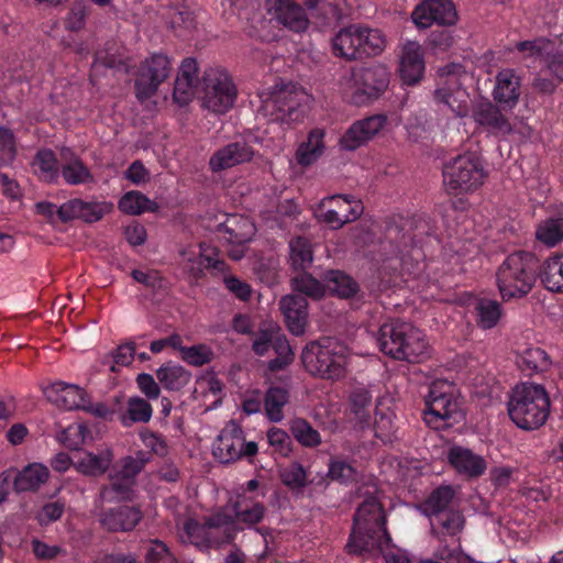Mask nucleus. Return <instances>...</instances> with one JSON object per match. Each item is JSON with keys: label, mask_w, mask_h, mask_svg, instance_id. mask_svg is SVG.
Masks as SVG:
<instances>
[{"label": "nucleus", "mask_w": 563, "mask_h": 563, "mask_svg": "<svg viewBox=\"0 0 563 563\" xmlns=\"http://www.w3.org/2000/svg\"><path fill=\"white\" fill-rule=\"evenodd\" d=\"M390 543L391 537L386 529L383 505L377 497L369 496L358 506L354 515L346 550L355 555L372 554L382 552Z\"/></svg>", "instance_id": "f257e3e1"}, {"label": "nucleus", "mask_w": 563, "mask_h": 563, "mask_svg": "<svg viewBox=\"0 0 563 563\" xmlns=\"http://www.w3.org/2000/svg\"><path fill=\"white\" fill-rule=\"evenodd\" d=\"M541 264L528 251H516L506 256L496 271V284L504 301L521 299L534 287Z\"/></svg>", "instance_id": "f03ea898"}, {"label": "nucleus", "mask_w": 563, "mask_h": 563, "mask_svg": "<svg viewBox=\"0 0 563 563\" xmlns=\"http://www.w3.org/2000/svg\"><path fill=\"white\" fill-rule=\"evenodd\" d=\"M423 400L422 420L434 430L452 428L465 418L459 390L448 379L432 380Z\"/></svg>", "instance_id": "7ed1b4c3"}, {"label": "nucleus", "mask_w": 563, "mask_h": 563, "mask_svg": "<svg viewBox=\"0 0 563 563\" xmlns=\"http://www.w3.org/2000/svg\"><path fill=\"white\" fill-rule=\"evenodd\" d=\"M349 349L334 338H321L306 344L301 353L305 369L322 379H340L345 375Z\"/></svg>", "instance_id": "20e7f679"}, {"label": "nucleus", "mask_w": 563, "mask_h": 563, "mask_svg": "<svg viewBox=\"0 0 563 563\" xmlns=\"http://www.w3.org/2000/svg\"><path fill=\"white\" fill-rule=\"evenodd\" d=\"M549 396L541 385L521 384L512 389L508 402L510 419L523 430H534L548 419Z\"/></svg>", "instance_id": "39448f33"}, {"label": "nucleus", "mask_w": 563, "mask_h": 563, "mask_svg": "<svg viewBox=\"0 0 563 563\" xmlns=\"http://www.w3.org/2000/svg\"><path fill=\"white\" fill-rule=\"evenodd\" d=\"M435 231V220L426 212H418L408 218L393 216L386 221L384 240L389 244L390 256H400L423 236L432 235Z\"/></svg>", "instance_id": "423d86ee"}, {"label": "nucleus", "mask_w": 563, "mask_h": 563, "mask_svg": "<svg viewBox=\"0 0 563 563\" xmlns=\"http://www.w3.org/2000/svg\"><path fill=\"white\" fill-rule=\"evenodd\" d=\"M487 174L479 155L466 152L443 167V184L449 195L472 194L482 187Z\"/></svg>", "instance_id": "0eeeda50"}, {"label": "nucleus", "mask_w": 563, "mask_h": 563, "mask_svg": "<svg viewBox=\"0 0 563 563\" xmlns=\"http://www.w3.org/2000/svg\"><path fill=\"white\" fill-rule=\"evenodd\" d=\"M303 99V90L294 82L277 84L262 95L263 109L271 119L287 125L303 120L306 115Z\"/></svg>", "instance_id": "6e6552de"}, {"label": "nucleus", "mask_w": 563, "mask_h": 563, "mask_svg": "<svg viewBox=\"0 0 563 563\" xmlns=\"http://www.w3.org/2000/svg\"><path fill=\"white\" fill-rule=\"evenodd\" d=\"M44 395L49 402L65 410H82L97 418L109 419L114 410L104 402L91 401L90 395L75 384L58 380L44 388Z\"/></svg>", "instance_id": "1a4fd4ad"}, {"label": "nucleus", "mask_w": 563, "mask_h": 563, "mask_svg": "<svg viewBox=\"0 0 563 563\" xmlns=\"http://www.w3.org/2000/svg\"><path fill=\"white\" fill-rule=\"evenodd\" d=\"M200 86L203 108L216 113H225L233 107L236 88L227 70L220 67L206 69Z\"/></svg>", "instance_id": "9d476101"}, {"label": "nucleus", "mask_w": 563, "mask_h": 563, "mask_svg": "<svg viewBox=\"0 0 563 563\" xmlns=\"http://www.w3.org/2000/svg\"><path fill=\"white\" fill-rule=\"evenodd\" d=\"M224 508L231 517L230 526L236 534L246 529L255 530L266 540L269 528L260 527L267 512V508L262 501L245 494H236L235 498L229 499Z\"/></svg>", "instance_id": "9b49d317"}, {"label": "nucleus", "mask_w": 563, "mask_h": 563, "mask_svg": "<svg viewBox=\"0 0 563 563\" xmlns=\"http://www.w3.org/2000/svg\"><path fill=\"white\" fill-rule=\"evenodd\" d=\"M364 211L361 200L351 195H333L323 198L316 210L317 218L332 229L355 221Z\"/></svg>", "instance_id": "f8f14e48"}, {"label": "nucleus", "mask_w": 563, "mask_h": 563, "mask_svg": "<svg viewBox=\"0 0 563 563\" xmlns=\"http://www.w3.org/2000/svg\"><path fill=\"white\" fill-rule=\"evenodd\" d=\"M172 73L170 59L164 54H153L139 67L134 81L135 96L143 102L152 98Z\"/></svg>", "instance_id": "ddd939ff"}, {"label": "nucleus", "mask_w": 563, "mask_h": 563, "mask_svg": "<svg viewBox=\"0 0 563 563\" xmlns=\"http://www.w3.org/2000/svg\"><path fill=\"white\" fill-rule=\"evenodd\" d=\"M355 91L352 101L357 104H366L376 100L389 85V73L383 65H373L362 68L354 75Z\"/></svg>", "instance_id": "4468645a"}, {"label": "nucleus", "mask_w": 563, "mask_h": 563, "mask_svg": "<svg viewBox=\"0 0 563 563\" xmlns=\"http://www.w3.org/2000/svg\"><path fill=\"white\" fill-rule=\"evenodd\" d=\"M411 19L418 29L433 24L451 26L457 21V12L451 0H423L412 11Z\"/></svg>", "instance_id": "2eb2a0df"}, {"label": "nucleus", "mask_w": 563, "mask_h": 563, "mask_svg": "<svg viewBox=\"0 0 563 563\" xmlns=\"http://www.w3.org/2000/svg\"><path fill=\"white\" fill-rule=\"evenodd\" d=\"M112 209L107 201H84L79 198L70 199L58 207L57 217L66 223L74 219H80L87 223L101 220Z\"/></svg>", "instance_id": "dca6fc26"}, {"label": "nucleus", "mask_w": 563, "mask_h": 563, "mask_svg": "<svg viewBox=\"0 0 563 563\" xmlns=\"http://www.w3.org/2000/svg\"><path fill=\"white\" fill-rule=\"evenodd\" d=\"M501 110V107L496 102H479L473 111V118L489 134L505 136L512 132V125L509 118Z\"/></svg>", "instance_id": "f3484780"}, {"label": "nucleus", "mask_w": 563, "mask_h": 563, "mask_svg": "<svg viewBox=\"0 0 563 563\" xmlns=\"http://www.w3.org/2000/svg\"><path fill=\"white\" fill-rule=\"evenodd\" d=\"M494 102L503 110L511 111L519 102L521 95V78L514 69H501L495 77L493 89Z\"/></svg>", "instance_id": "a211bd4d"}, {"label": "nucleus", "mask_w": 563, "mask_h": 563, "mask_svg": "<svg viewBox=\"0 0 563 563\" xmlns=\"http://www.w3.org/2000/svg\"><path fill=\"white\" fill-rule=\"evenodd\" d=\"M386 117L375 114L354 122L342 135L340 145L347 151H354L375 136L385 125Z\"/></svg>", "instance_id": "6ab92c4d"}, {"label": "nucleus", "mask_w": 563, "mask_h": 563, "mask_svg": "<svg viewBox=\"0 0 563 563\" xmlns=\"http://www.w3.org/2000/svg\"><path fill=\"white\" fill-rule=\"evenodd\" d=\"M446 457L452 468L467 479L481 477L487 468V463L482 455L461 445L451 446Z\"/></svg>", "instance_id": "aec40b11"}, {"label": "nucleus", "mask_w": 563, "mask_h": 563, "mask_svg": "<svg viewBox=\"0 0 563 563\" xmlns=\"http://www.w3.org/2000/svg\"><path fill=\"white\" fill-rule=\"evenodd\" d=\"M241 445H243V429L235 421H230L213 444V455L223 464L239 461Z\"/></svg>", "instance_id": "412c9836"}, {"label": "nucleus", "mask_w": 563, "mask_h": 563, "mask_svg": "<svg viewBox=\"0 0 563 563\" xmlns=\"http://www.w3.org/2000/svg\"><path fill=\"white\" fill-rule=\"evenodd\" d=\"M231 517H229L225 508H219L211 515L207 516V536L205 552L211 549H220L224 544L232 543L236 533L230 526Z\"/></svg>", "instance_id": "4be33fe9"}, {"label": "nucleus", "mask_w": 563, "mask_h": 563, "mask_svg": "<svg viewBox=\"0 0 563 563\" xmlns=\"http://www.w3.org/2000/svg\"><path fill=\"white\" fill-rule=\"evenodd\" d=\"M254 150L245 140H238L219 148L209 159L210 169L214 173L250 162Z\"/></svg>", "instance_id": "5701e85b"}, {"label": "nucleus", "mask_w": 563, "mask_h": 563, "mask_svg": "<svg viewBox=\"0 0 563 563\" xmlns=\"http://www.w3.org/2000/svg\"><path fill=\"white\" fill-rule=\"evenodd\" d=\"M272 14L279 25L295 33L305 32L309 26L305 9L295 0H275Z\"/></svg>", "instance_id": "b1692460"}, {"label": "nucleus", "mask_w": 563, "mask_h": 563, "mask_svg": "<svg viewBox=\"0 0 563 563\" xmlns=\"http://www.w3.org/2000/svg\"><path fill=\"white\" fill-rule=\"evenodd\" d=\"M142 518L143 512L139 507L121 505L104 510L100 523L109 532H129L140 523Z\"/></svg>", "instance_id": "393cba45"}, {"label": "nucleus", "mask_w": 563, "mask_h": 563, "mask_svg": "<svg viewBox=\"0 0 563 563\" xmlns=\"http://www.w3.org/2000/svg\"><path fill=\"white\" fill-rule=\"evenodd\" d=\"M197 71L198 66L195 58L183 60L174 84L173 98L176 103L180 106L188 104L195 92L201 88Z\"/></svg>", "instance_id": "a878e982"}, {"label": "nucleus", "mask_w": 563, "mask_h": 563, "mask_svg": "<svg viewBox=\"0 0 563 563\" xmlns=\"http://www.w3.org/2000/svg\"><path fill=\"white\" fill-rule=\"evenodd\" d=\"M468 95L461 87L460 80L455 76L445 78L442 86L434 91V100L448 107L454 114L464 117L467 113Z\"/></svg>", "instance_id": "bb28decb"}, {"label": "nucleus", "mask_w": 563, "mask_h": 563, "mask_svg": "<svg viewBox=\"0 0 563 563\" xmlns=\"http://www.w3.org/2000/svg\"><path fill=\"white\" fill-rule=\"evenodd\" d=\"M59 155L62 159L59 177H63L67 185L78 186L93 183L92 173L71 148L63 147Z\"/></svg>", "instance_id": "cd10ccee"}, {"label": "nucleus", "mask_w": 563, "mask_h": 563, "mask_svg": "<svg viewBox=\"0 0 563 563\" xmlns=\"http://www.w3.org/2000/svg\"><path fill=\"white\" fill-rule=\"evenodd\" d=\"M280 310L288 330L295 335L305 332L308 317V301L301 295H288L280 300Z\"/></svg>", "instance_id": "c85d7f7f"}, {"label": "nucleus", "mask_w": 563, "mask_h": 563, "mask_svg": "<svg viewBox=\"0 0 563 563\" xmlns=\"http://www.w3.org/2000/svg\"><path fill=\"white\" fill-rule=\"evenodd\" d=\"M411 330V323L399 319H391L383 323L378 330L377 343L380 351L396 358L400 353V341L404 340L408 331Z\"/></svg>", "instance_id": "c756f323"}, {"label": "nucleus", "mask_w": 563, "mask_h": 563, "mask_svg": "<svg viewBox=\"0 0 563 563\" xmlns=\"http://www.w3.org/2000/svg\"><path fill=\"white\" fill-rule=\"evenodd\" d=\"M358 30L361 24H350L346 27L341 29L332 40L333 54L338 57H342L346 60H358L361 59L362 46L358 36Z\"/></svg>", "instance_id": "7c9ffc66"}, {"label": "nucleus", "mask_w": 563, "mask_h": 563, "mask_svg": "<svg viewBox=\"0 0 563 563\" xmlns=\"http://www.w3.org/2000/svg\"><path fill=\"white\" fill-rule=\"evenodd\" d=\"M400 353L396 354L395 360L419 363L430 355L429 343L424 333L413 324H411V330L400 341Z\"/></svg>", "instance_id": "2f4dec72"}, {"label": "nucleus", "mask_w": 563, "mask_h": 563, "mask_svg": "<svg viewBox=\"0 0 563 563\" xmlns=\"http://www.w3.org/2000/svg\"><path fill=\"white\" fill-rule=\"evenodd\" d=\"M424 73L423 54L419 46L408 45L405 47L399 65V75L407 86L418 84Z\"/></svg>", "instance_id": "473e14b6"}, {"label": "nucleus", "mask_w": 563, "mask_h": 563, "mask_svg": "<svg viewBox=\"0 0 563 563\" xmlns=\"http://www.w3.org/2000/svg\"><path fill=\"white\" fill-rule=\"evenodd\" d=\"M329 291L341 299H354L361 292L358 283L349 274L340 269L327 271L323 275Z\"/></svg>", "instance_id": "72a5a7b5"}, {"label": "nucleus", "mask_w": 563, "mask_h": 563, "mask_svg": "<svg viewBox=\"0 0 563 563\" xmlns=\"http://www.w3.org/2000/svg\"><path fill=\"white\" fill-rule=\"evenodd\" d=\"M350 412L355 423L364 429L371 424L372 394L364 387L353 388L350 394Z\"/></svg>", "instance_id": "f704fd0d"}, {"label": "nucleus", "mask_w": 563, "mask_h": 563, "mask_svg": "<svg viewBox=\"0 0 563 563\" xmlns=\"http://www.w3.org/2000/svg\"><path fill=\"white\" fill-rule=\"evenodd\" d=\"M109 478V484L103 485L100 490V497L103 501L113 503L132 499L134 481L125 477L118 471L111 472Z\"/></svg>", "instance_id": "c9c22d12"}, {"label": "nucleus", "mask_w": 563, "mask_h": 563, "mask_svg": "<svg viewBox=\"0 0 563 563\" xmlns=\"http://www.w3.org/2000/svg\"><path fill=\"white\" fill-rule=\"evenodd\" d=\"M324 136L323 129H312L296 152V159L301 166H309L313 164L324 152Z\"/></svg>", "instance_id": "e433bc0d"}, {"label": "nucleus", "mask_w": 563, "mask_h": 563, "mask_svg": "<svg viewBox=\"0 0 563 563\" xmlns=\"http://www.w3.org/2000/svg\"><path fill=\"white\" fill-rule=\"evenodd\" d=\"M539 277L547 290L563 294V253L549 257L541 265Z\"/></svg>", "instance_id": "4c0bfd02"}, {"label": "nucleus", "mask_w": 563, "mask_h": 563, "mask_svg": "<svg viewBox=\"0 0 563 563\" xmlns=\"http://www.w3.org/2000/svg\"><path fill=\"white\" fill-rule=\"evenodd\" d=\"M49 476L46 466L40 463H33L25 466L14 478L13 486L18 492L37 490Z\"/></svg>", "instance_id": "58836bf2"}, {"label": "nucleus", "mask_w": 563, "mask_h": 563, "mask_svg": "<svg viewBox=\"0 0 563 563\" xmlns=\"http://www.w3.org/2000/svg\"><path fill=\"white\" fill-rule=\"evenodd\" d=\"M33 166L42 181L47 184L58 183L60 165L55 153L51 148L38 150L33 159Z\"/></svg>", "instance_id": "ea45409f"}, {"label": "nucleus", "mask_w": 563, "mask_h": 563, "mask_svg": "<svg viewBox=\"0 0 563 563\" xmlns=\"http://www.w3.org/2000/svg\"><path fill=\"white\" fill-rule=\"evenodd\" d=\"M156 377L165 389L179 391L190 382L191 374L181 365L167 362L156 371Z\"/></svg>", "instance_id": "a19ab883"}, {"label": "nucleus", "mask_w": 563, "mask_h": 563, "mask_svg": "<svg viewBox=\"0 0 563 563\" xmlns=\"http://www.w3.org/2000/svg\"><path fill=\"white\" fill-rule=\"evenodd\" d=\"M519 369L527 376L548 371L551 361L547 352L540 347H528L516 358Z\"/></svg>", "instance_id": "79ce46f5"}, {"label": "nucleus", "mask_w": 563, "mask_h": 563, "mask_svg": "<svg viewBox=\"0 0 563 563\" xmlns=\"http://www.w3.org/2000/svg\"><path fill=\"white\" fill-rule=\"evenodd\" d=\"M476 324L483 330L495 328L501 316L503 307L497 300L489 298H479L474 306Z\"/></svg>", "instance_id": "37998d69"}, {"label": "nucleus", "mask_w": 563, "mask_h": 563, "mask_svg": "<svg viewBox=\"0 0 563 563\" xmlns=\"http://www.w3.org/2000/svg\"><path fill=\"white\" fill-rule=\"evenodd\" d=\"M432 533L435 536H451L459 534L463 527L465 519L457 510L443 511L430 517Z\"/></svg>", "instance_id": "c03bdc74"}, {"label": "nucleus", "mask_w": 563, "mask_h": 563, "mask_svg": "<svg viewBox=\"0 0 563 563\" xmlns=\"http://www.w3.org/2000/svg\"><path fill=\"white\" fill-rule=\"evenodd\" d=\"M289 401V391L279 386H271L264 396V409L266 417L272 422H280L284 419V407Z\"/></svg>", "instance_id": "a18cd8bd"}, {"label": "nucleus", "mask_w": 563, "mask_h": 563, "mask_svg": "<svg viewBox=\"0 0 563 563\" xmlns=\"http://www.w3.org/2000/svg\"><path fill=\"white\" fill-rule=\"evenodd\" d=\"M120 211L126 214L139 216L144 212H155L158 205L137 190L125 192L118 202Z\"/></svg>", "instance_id": "49530a36"}, {"label": "nucleus", "mask_w": 563, "mask_h": 563, "mask_svg": "<svg viewBox=\"0 0 563 563\" xmlns=\"http://www.w3.org/2000/svg\"><path fill=\"white\" fill-rule=\"evenodd\" d=\"M289 263L294 271L305 272L313 261V251L310 241L297 236L289 242Z\"/></svg>", "instance_id": "de8ad7c7"}, {"label": "nucleus", "mask_w": 563, "mask_h": 563, "mask_svg": "<svg viewBox=\"0 0 563 563\" xmlns=\"http://www.w3.org/2000/svg\"><path fill=\"white\" fill-rule=\"evenodd\" d=\"M358 36L362 44L361 59L379 55L384 51L386 40L380 30L361 24Z\"/></svg>", "instance_id": "09e8293b"}, {"label": "nucleus", "mask_w": 563, "mask_h": 563, "mask_svg": "<svg viewBox=\"0 0 563 563\" xmlns=\"http://www.w3.org/2000/svg\"><path fill=\"white\" fill-rule=\"evenodd\" d=\"M153 409L151 404L141 397H130L126 402V410L122 415L121 421L125 427L136 422H148L152 418Z\"/></svg>", "instance_id": "8fccbe9b"}, {"label": "nucleus", "mask_w": 563, "mask_h": 563, "mask_svg": "<svg viewBox=\"0 0 563 563\" xmlns=\"http://www.w3.org/2000/svg\"><path fill=\"white\" fill-rule=\"evenodd\" d=\"M289 430L296 441L305 448H316L321 443L319 431L306 419H292L289 423Z\"/></svg>", "instance_id": "3c124183"}, {"label": "nucleus", "mask_w": 563, "mask_h": 563, "mask_svg": "<svg viewBox=\"0 0 563 563\" xmlns=\"http://www.w3.org/2000/svg\"><path fill=\"white\" fill-rule=\"evenodd\" d=\"M207 536V516L202 521L195 518H187L181 528L180 538L184 542H189L200 551L205 552Z\"/></svg>", "instance_id": "603ef678"}, {"label": "nucleus", "mask_w": 563, "mask_h": 563, "mask_svg": "<svg viewBox=\"0 0 563 563\" xmlns=\"http://www.w3.org/2000/svg\"><path fill=\"white\" fill-rule=\"evenodd\" d=\"M272 349L274 350L276 357L267 363V369L269 372L275 373L283 371L292 363L295 354L285 335H274Z\"/></svg>", "instance_id": "864d4df0"}, {"label": "nucleus", "mask_w": 563, "mask_h": 563, "mask_svg": "<svg viewBox=\"0 0 563 563\" xmlns=\"http://www.w3.org/2000/svg\"><path fill=\"white\" fill-rule=\"evenodd\" d=\"M454 495L455 492L450 485L437 487L431 492L424 503L426 514L431 517L443 511H449V506Z\"/></svg>", "instance_id": "5fc2aeb1"}, {"label": "nucleus", "mask_w": 563, "mask_h": 563, "mask_svg": "<svg viewBox=\"0 0 563 563\" xmlns=\"http://www.w3.org/2000/svg\"><path fill=\"white\" fill-rule=\"evenodd\" d=\"M291 282L294 289L299 292L298 295L303 297L307 296L312 299H320L325 292V283H321L306 271L295 276Z\"/></svg>", "instance_id": "6e6d98bb"}, {"label": "nucleus", "mask_w": 563, "mask_h": 563, "mask_svg": "<svg viewBox=\"0 0 563 563\" xmlns=\"http://www.w3.org/2000/svg\"><path fill=\"white\" fill-rule=\"evenodd\" d=\"M537 239L548 246H555L563 240V218H549L542 221L536 232Z\"/></svg>", "instance_id": "4d7b16f0"}, {"label": "nucleus", "mask_w": 563, "mask_h": 563, "mask_svg": "<svg viewBox=\"0 0 563 563\" xmlns=\"http://www.w3.org/2000/svg\"><path fill=\"white\" fill-rule=\"evenodd\" d=\"M282 483L292 492H301L307 485V471L299 462H291L279 473Z\"/></svg>", "instance_id": "13d9d810"}, {"label": "nucleus", "mask_w": 563, "mask_h": 563, "mask_svg": "<svg viewBox=\"0 0 563 563\" xmlns=\"http://www.w3.org/2000/svg\"><path fill=\"white\" fill-rule=\"evenodd\" d=\"M186 269L191 274L195 279L203 276L206 269H214L223 272L227 268V263L223 260L214 258L211 255L200 254L192 258H188Z\"/></svg>", "instance_id": "bf43d9fd"}, {"label": "nucleus", "mask_w": 563, "mask_h": 563, "mask_svg": "<svg viewBox=\"0 0 563 563\" xmlns=\"http://www.w3.org/2000/svg\"><path fill=\"white\" fill-rule=\"evenodd\" d=\"M87 439H91V432L79 423L68 426L58 435L59 442L69 450H79Z\"/></svg>", "instance_id": "052dcab7"}, {"label": "nucleus", "mask_w": 563, "mask_h": 563, "mask_svg": "<svg viewBox=\"0 0 563 563\" xmlns=\"http://www.w3.org/2000/svg\"><path fill=\"white\" fill-rule=\"evenodd\" d=\"M18 155L16 137L7 126H0V167L13 165Z\"/></svg>", "instance_id": "680f3d73"}, {"label": "nucleus", "mask_w": 563, "mask_h": 563, "mask_svg": "<svg viewBox=\"0 0 563 563\" xmlns=\"http://www.w3.org/2000/svg\"><path fill=\"white\" fill-rule=\"evenodd\" d=\"M111 461L112 455L108 451L101 454L87 453L79 466L82 473L97 476L103 474L109 468Z\"/></svg>", "instance_id": "e2e57ef3"}, {"label": "nucleus", "mask_w": 563, "mask_h": 563, "mask_svg": "<svg viewBox=\"0 0 563 563\" xmlns=\"http://www.w3.org/2000/svg\"><path fill=\"white\" fill-rule=\"evenodd\" d=\"M330 479L341 484H351L356 479V468L349 462L342 459L331 460L328 470Z\"/></svg>", "instance_id": "0e129e2a"}, {"label": "nucleus", "mask_w": 563, "mask_h": 563, "mask_svg": "<svg viewBox=\"0 0 563 563\" xmlns=\"http://www.w3.org/2000/svg\"><path fill=\"white\" fill-rule=\"evenodd\" d=\"M213 353L206 344H196L181 349V358L192 366H203L211 362Z\"/></svg>", "instance_id": "69168bd1"}, {"label": "nucleus", "mask_w": 563, "mask_h": 563, "mask_svg": "<svg viewBox=\"0 0 563 563\" xmlns=\"http://www.w3.org/2000/svg\"><path fill=\"white\" fill-rule=\"evenodd\" d=\"M145 563H178L168 547L161 540H151L145 548Z\"/></svg>", "instance_id": "338daca9"}, {"label": "nucleus", "mask_w": 563, "mask_h": 563, "mask_svg": "<svg viewBox=\"0 0 563 563\" xmlns=\"http://www.w3.org/2000/svg\"><path fill=\"white\" fill-rule=\"evenodd\" d=\"M267 441L275 452L284 457L289 456L292 452V440L290 435L280 428L273 427L268 429Z\"/></svg>", "instance_id": "774afa93"}]
</instances>
